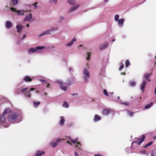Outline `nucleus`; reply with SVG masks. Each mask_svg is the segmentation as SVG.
I'll return each mask as SVG.
<instances>
[{"label": "nucleus", "mask_w": 156, "mask_h": 156, "mask_svg": "<svg viewBox=\"0 0 156 156\" xmlns=\"http://www.w3.org/2000/svg\"><path fill=\"white\" fill-rule=\"evenodd\" d=\"M26 37V35L24 34L23 35L22 38H21L22 40H23V39L25 38Z\"/></svg>", "instance_id": "obj_58"}, {"label": "nucleus", "mask_w": 156, "mask_h": 156, "mask_svg": "<svg viewBox=\"0 0 156 156\" xmlns=\"http://www.w3.org/2000/svg\"><path fill=\"white\" fill-rule=\"evenodd\" d=\"M77 145H76V148H78V149L80 150V148L79 147H80L81 146V144L80 142H77Z\"/></svg>", "instance_id": "obj_38"}, {"label": "nucleus", "mask_w": 156, "mask_h": 156, "mask_svg": "<svg viewBox=\"0 0 156 156\" xmlns=\"http://www.w3.org/2000/svg\"><path fill=\"white\" fill-rule=\"evenodd\" d=\"M123 67H124V65H121L119 67V70H121Z\"/></svg>", "instance_id": "obj_50"}, {"label": "nucleus", "mask_w": 156, "mask_h": 156, "mask_svg": "<svg viewBox=\"0 0 156 156\" xmlns=\"http://www.w3.org/2000/svg\"><path fill=\"white\" fill-rule=\"evenodd\" d=\"M140 152H141L143 154H145L146 153V151H142Z\"/></svg>", "instance_id": "obj_54"}, {"label": "nucleus", "mask_w": 156, "mask_h": 156, "mask_svg": "<svg viewBox=\"0 0 156 156\" xmlns=\"http://www.w3.org/2000/svg\"><path fill=\"white\" fill-rule=\"evenodd\" d=\"M25 12V11L23 9H21L19 10H17L16 13L18 16L23 15Z\"/></svg>", "instance_id": "obj_16"}, {"label": "nucleus", "mask_w": 156, "mask_h": 156, "mask_svg": "<svg viewBox=\"0 0 156 156\" xmlns=\"http://www.w3.org/2000/svg\"><path fill=\"white\" fill-rule=\"evenodd\" d=\"M103 92H104V94H105V95H106L107 96H108V94L107 91L105 89L104 90Z\"/></svg>", "instance_id": "obj_44"}, {"label": "nucleus", "mask_w": 156, "mask_h": 156, "mask_svg": "<svg viewBox=\"0 0 156 156\" xmlns=\"http://www.w3.org/2000/svg\"><path fill=\"white\" fill-rule=\"evenodd\" d=\"M38 4L37 2H36L34 3V9H36L38 7L37 5V4Z\"/></svg>", "instance_id": "obj_42"}, {"label": "nucleus", "mask_w": 156, "mask_h": 156, "mask_svg": "<svg viewBox=\"0 0 156 156\" xmlns=\"http://www.w3.org/2000/svg\"><path fill=\"white\" fill-rule=\"evenodd\" d=\"M119 15H116L115 16V20L116 21H118L119 20Z\"/></svg>", "instance_id": "obj_40"}, {"label": "nucleus", "mask_w": 156, "mask_h": 156, "mask_svg": "<svg viewBox=\"0 0 156 156\" xmlns=\"http://www.w3.org/2000/svg\"><path fill=\"white\" fill-rule=\"evenodd\" d=\"M79 5H75L73 7L71 8L69 10V12H71L74 11L76 10L79 7Z\"/></svg>", "instance_id": "obj_9"}, {"label": "nucleus", "mask_w": 156, "mask_h": 156, "mask_svg": "<svg viewBox=\"0 0 156 156\" xmlns=\"http://www.w3.org/2000/svg\"><path fill=\"white\" fill-rule=\"evenodd\" d=\"M74 155L75 156H78V154L77 152H75L74 153Z\"/></svg>", "instance_id": "obj_53"}, {"label": "nucleus", "mask_w": 156, "mask_h": 156, "mask_svg": "<svg viewBox=\"0 0 156 156\" xmlns=\"http://www.w3.org/2000/svg\"><path fill=\"white\" fill-rule=\"evenodd\" d=\"M155 93L156 94V86L155 89Z\"/></svg>", "instance_id": "obj_64"}, {"label": "nucleus", "mask_w": 156, "mask_h": 156, "mask_svg": "<svg viewBox=\"0 0 156 156\" xmlns=\"http://www.w3.org/2000/svg\"><path fill=\"white\" fill-rule=\"evenodd\" d=\"M108 45V43L105 42L103 44H101L99 45V48L101 50H103L106 48Z\"/></svg>", "instance_id": "obj_6"}, {"label": "nucleus", "mask_w": 156, "mask_h": 156, "mask_svg": "<svg viewBox=\"0 0 156 156\" xmlns=\"http://www.w3.org/2000/svg\"><path fill=\"white\" fill-rule=\"evenodd\" d=\"M61 141V140L59 139H58L56 140V141L55 142H52L51 143V147L53 148L56 147L57 146L58 144V143L60 142Z\"/></svg>", "instance_id": "obj_7"}, {"label": "nucleus", "mask_w": 156, "mask_h": 156, "mask_svg": "<svg viewBox=\"0 0 156 156\" xmlns=\"http://www.w3.org/2000/svg\"><path fill=\"white\" fill-rule=\"evenodd\" d=\"M60 87L61 89L64 91H66L67 89V87L65 86H64L63 85H61Z\"/></svg>", "instance_id": "obj_27"}, {"label": "nucleus", "mask_w": 156, "mask_h": 156, "mask_svg": "<svg viewBox=\"0 0 156 156\" xmlns=\"http://www.w3.org/2000/svg\"><path fill=\"white\" fill-rule=\"evenodd\" d=\"M134 113V112H132L128 110L127 111V113L130 116H132Z\"/></svg>", "instance_id": "obj_37"}, {"label": "nucleus", "mask_w": 156, "mask_h": 156, "mask_svg": "<svg viewBox=\"0 0 156 156\" xmlns=\"http://www.w3.org/2000/svg\"><path fill=\"white\" fill-rule=\"evenodd\" d=\"M10 9L11 10L13 11L14 12H17V10L15 9L13 7H11L10 8Z\"/></svg>", "instance_id": "obj_46"}, {"label": "nucleus", "mask_w": 156, "mask_h": 156, "mask_svg": "<svg viewBox=\"0 0 156 156\" xmlns=\"http://www.w3.org/2000/svg\"><path fill=\"white\" fill-rule=\"evenodd\" d=\"M58 29L57 27H52L47 30L41 33L39 35L40 37L46 34H50L55 30H58Z\"/></svg>", "instance_id": "obj_2"}, {"label": "nucleus", "mask_w": 156, "mask_h": 156, "mask_svg": "<svg viewBox=\"0 0 156 156\" xmlns=\"http://www.w3.org/2000/svg\"><path fill=\"white\" fill-rule=\"evenodd\" d=\"M60 19H61V20L62 21L63 20L64 17L63 16H61L60 17Z\"/></svg>", "instance_id": "obj_57"}, {"label": "nucleus", "mask_w": 156, "mask_h": 156, "mask_svg": "<svg viewBox=\"0 0 156 156\" xmlns=\"http://www.w3.org/2000/svg\"><path fill=\"white\" fill-rule=\"evenodd\" d=\"M153 144L152 142H150L148 143L144 147V148H146L150 146Z\"/></svg>", "instance_id": "obj_39"}, {"label": "nucleus", "mask_w": 156, "mask_h": 156, "mask_svg": "<svg viewBox=\"0 0 156 156\" xmlns=\"http://www.w3.org/2000/svg\"><path fill=\"white\" fill-rule=\"evenodd\" d=\"M124 21V20L123 19H120L118 21L119 26L120 27H122L123 26Z\"/></svg>", "instance_id": "obj_17"}, {"label": "nucleus", "mask_w": 156, "mask_h": 156, "mask_svg": "<svg viewBox=\"0 0 156 156\" xmlns=\"http://www.w3.org/2000/svg\"><path fill=\"white\" fill-rule=\"evenodd\" d=\"M23 26L21 25H17L16 26V28L17 30V32L20 33L22 30Z\"/></svg>", "instance_id": "obj_20"}, {"label": "nucleus", "mask_w": 156, "mask_h": 156, "mask_svg": "<svg viewBox=\"0 0 156 156\" xmlns=\"http://www.w3.org/2000/svg\"><path fill=\"white\" fill-rule=\"evenodd\" d=\"M21 87L20 88V89H18V92H16V91L14 92V94L16 95H17L21 93H22V92H21Z\"/></svg>", "instance_id": "obj_30"}, {"label": "nucleus", "mask_w": 156, "mask_h": 156, "mask_svg": "<svg viewBox=\"0 0 156 156\" xmlns=\"http://www.w3.org/2000/svg\"><path fill=\"white\" fill-rule=\"evenodd\" d=\"M26 97H27L30 98L31 96V93L30 91H27L25 94Z\"/></svg>", "instance_id": "obj_23"}, {"label": "nucleus", "mask_w": 156, "mask_h": 156, "mask_svg": "<svg viewBox=\"0 0 156 156\" xmlns=\"http://www.w3.org/2000/svg\"><path fill=\"white\" fill-rule=\"evenodd\" d=\"M68 2L71 5H73L75 3V1L74 0H68Z\"/></svg>", "instance_id": "obj_32"}, {"label": "nucleus", "mask_w": 156, "mask_h": 156, "mask_svg": "<svg viewBox=\"0 0 156 156\" xmlns=\"http://www.w3.org/2000/svg\"><path fill=\"white\" fill-rule=\"evenodd\" d=\"M153 139H154V140H155V139H156V136H154L153 137Z\"/></svg>", "instance_id": "obj_63"}, {"label": "nucleus", "mask_w": 156, "mask_h": 156, "mask_svg": "<svg viewBox=\"0 0 156 156\" xmlns=\"http://www.w3.org/2000/svg\"><path fill=\"white\" fill-rule=\"evenodd\" d=\"M62 105L63 107L66 108H67L69 107V105L65 101L64 102Z\"/></svg>", "instance_id": "obj_33"}, {"label": "nucleus", "mask_w": 156, "mask_h": 156, "mask_svg": "<svg viewBox=\"0 0 156 156\" xmlns=\"http://www.w3.org/2000/svg\"><path fill=\"white\" fill-rule=\"evenodd\" d=\"M146 80L148 82H150L151 81V80L150 79H149V78L147 79Z\"/></svg>", "instance_id": "obj_60"}, {"label": "nucleus", "mask_w": 156, "mask_h": 156, "mask_svg": "<svg viewBox=\"0 0 156 156\" xmlns=\"http://www.w3.org/2000/svg\"><path fill=\"white\" fill-rule=\"evenodd\" d=\"M130 65V62L128 60H126V66H128Z\"/></svg>", "instance_id": "obj_45"}, {"label": "nucleus", "mask_w": 156, "mask_h": 156, "mask_svg": "<svg viewBox=\"0 0 156 156\" xmlns=\"http://www.w3.org/2000/svg\"><path fill=\"white\" fill-rule=\"evenodd\" d=\"M125 74H126V73H121V75H125Z\"/></svg>", "instance_id": "obj_61"}, {"label": "nucleus", "mask_w": 156, "mask_h": 156, "mask_svg": "<svg viewBox=\"0 0 156 156\" xmlns=\"http://www.w3.org/2000/svg\"><path fill=\"white\" fill-rule=\"evenodd\" d=\"M9 125L8 124L7 126H5V125H4V127L5 128H7V127H8L9 126Z\"/></svg>", "instance_id": "obj_59"}, {"label": "nucleus", "mask_w": 156, "mask_h": 156, "mask_svg": "<svg viewBox=\"0 0 156 156\" xmlns=\"http://www.w3.org/2000/svg\"><path fill=\"white\" fill-rule=\"evenodd\" d=\"M101 118L100 116L96 114L95 115L94 118V121L95 122H98L101 120Z\"/></svg>", "instance_id": "obj_15"}, {"label": "nucleus", "mask_w": 156, "mask_h": 156, "mask_svg": "<svg viewBox=\"0 0 156 156\" xmlns=\"http://www.w3.org/2000/svg\"><path fill=\"white\" fill-rule=\"evenodd\" d=\"M69 71L70 72H71L73 71V68L71 67H69Z\"/></svg>", "instance_id": "obj_51"}, {"label": "nucleus", "mask_w": 156, "mask_h": 156, "mask_svg": "<svg viewBox=\"0 0 156 156\" xmlns=\"http://www.w3.org/2000/svg\"><path fill=\"white\" fill-rule=\"evenodd\" d=\"M131 149V148L130 147H128L126 149L125 151L126 152H127V153H129V150H130Z\"/></svg>", "instance_id": "obj_49"}, {"label": "nucleus", "mask_w": 156, "mask_h": 156, "mask_svg": "<svg viewBox=\"0 0 156 156\" xmlns=\"http://www.w3.org/2000/svg\"><path fill=\"white\" fill-rule=\"evenodd\" d=\"M23 80L26 82L31 81L32 80L30 77L28 76H26L23 78Z\"/></svg>", "instance_id": "obj_18"}, {"label": "nucleus", "mask_w": 156, "mask_h": 156, "mask_svg": "<svg viewBox=\"0 0 156 156\" xmlns=\"http://www.w3.org/2000/svg\"><path fill=\"white\" fill-rule=\"evenodd\" d=\"M5 26L7 29H9L12 26V23L10 21H7L5 24Z\"/></svg>", "instance_id": "obj_11"}, {"label": "nucleus", "mask_w": 156, "mask_h": 156, "mask_svg": "<svg viewBox=\"0 0 156 156\" xmlns=\"http://www.w3.org/2000/svg\"><path fill=\"white\" fill-rule=\"evenodd\" d=\"M151 156H156V150L151 152Z\"/></svg>", "instance_id": "obj_35"}, {"label": "nucleus", "mask_w": 156, "mask_h": 156, "mask_svg": "<svg viewBox=\"0 0 156 156\" xmlns=\"http://www.w3.org/2000/svg\"><path fill=\"white\" fill-rule=\"evenodd\" d=\"M33 103L34 104V106L35 107H36L37 106H38L40 104V102L39 101L36 102L35 101H34L33 102Z\"/></svg>", "instance_id": "obj_31"}, {"label": "nucleus", "mask_w": 156, "mask_h": 156, "mask_svg": "<svg viewBox=\"0 0 156 156\" xmlns=\"http://www.w3.org/2000/svg\"><path fill=\"white\" fill-rule=\"evenodd\" d=\"M28 90V87H26V88H22L21 87V92H22V93H24L27 90Z\"/></svg>", "instance_id": "obj_29"}, {"label": "nucleus", "mask_w": 156, "mask_h": 156, "mask_svg": "<svg viewBox=\"0 0 156 156\" xmlns=\"http://www.w3.org/2000/svg\"><path fill=\"white\" fill-rule=\"evenodd\" d=\"M76 38L74 37L71 42H70V43H69L68 44H66V46H71L73 45V44L74 43V42L76 41Z\"/></svg>", "instance_id": "obj_21"}, {"label": "nucleus", "mask_w": 156, "mask_h": 156, "mask_svg": "<svg viewBox=\"0 0 156 156\" xmlns=\"http://www.w3.org/2000/svg\"><path fill=\"white\" fill-rule=\"evenodd\" d=\"M146 81L143 79V82L140 86V89L143 92H144L145 87L146 84Z\"/></svg>", "instance_id": "obj_13"}, {"label": "nucleus", "mask_w": 156, "mask_h": 156, "mask_svg": "<svg viewBox=\"0 0 156 156\" xmlns=\"http://www.w3.org/2000/svg\"><path fill=\"white\" fill-rule=\"evenodd\" d=\"M57 82L61 85H62L63 84V82L61 80H58L57 81Z\"/></svg>", "instance_id": "obj_47"}, {"label": "nucleus", "mask_w": 156, "mask_h": 156, "mask_svg": "<svg viewBox=\"0 0 156 156\" xmlns=\"http://www.w3.org/2000/svg\"><path fill=\"white\" fill-rule=\"evenodd\" d=\"M82 73L83 80L84 82L86 83H87L89 82V80L90 77L88 70L86 68H84L83 70Z\"/></svg>", "instance_id": "obj_1"}, {"label": "nucleus", "mask_w": 156, "mask_h": 156, "mask_svg": "<svg viewBox=\"0 0 156 156\" xmlns=\"http://www.w3.org/2000/svg\"><path fill=\"white\" fill-rule=\"evenodd\" d=\"M150 76V74L149 73H147L145 74L144 76V78H143V79H147V78H149V77Z\"/></svg>", "instance_id": "obj_36"}, {"label": "nucleus", "mask_w": 156, "mask_h": 156, "mask_svg": "<svg viewBox=\"0 0 156 156\" xmlns=\"http://www.w3.org/2000/svg\"><path fill=\"white\" fill-rule=\"evenodd\" d=\"M44 153V151H37L36 154V155L37 156H40Z\"/></svg>", "instance_id": "obj_22"}, {"label": "nucleus", "mask_w": 156, "mask_h": 156, "mask_svg": "<svg viewBox=\"0 0 156 156\" xmlns=\"http://www.w3.org/2000/svg\"><path fill=\"white\" fill-rule=\"evenodd\" d=\"M110 111V109L105 108L102 111V113L103 115H107L109 114Z\"/></svg>", "instance_id": "obj_14"}, {"label": "nucleus", "mask_w": 156, "mask_h": 156, "mask_svg": "<svg viewBox=\"0 0 156 156\" xmlns=\"http://www.w3.org/2000/svg\"><path fill=\"white\" fill-rule=\"evenodd\" d=\"M12 2L14 5H16L19 3L18 0H11Z\"/></svg>", "instance_id": "obj_24"}, {"label": "nucleus", "mask_w": 156, "mask_h": 156, "mask_svg": "<svg viewBox=\"0 0 156 156\" xmlns=\"http://www.w3.org/2000/svg\"><path fill=\"white\" fill-rule=\"evenodd\" d=\"M153 103L152 102H151L149 104L146 105L145 107V108L146 109H147L151 107L153 105Z\"/></svg>", "instance_id": "obj_25"}, {"label": "nucleus", "mask_w": 156, "mask_h": 156, "mask_svg": "<svg viewBox=\"0 0 156 156\" xmlns=\"http://www.w3.org/2000/svg\"><path fill=\"white\" fill-rule=\"evenodd\" d=\"M18 115L19 114L18 113L14 112L11 114L9 115L8 117V119L11 122H13L16 119Z\"/></svg>", "instance_id": "obj_3"}, {"label": "nucleus", "mask_w": 156, "mask_h": 156, "mask_svg": "<svg viewBox=\"0 0 156 156\" xmlns=\"http://www.w3.org/2000/svg\"><path fill=\"white\" fill-rule=\"evenodd\" d=\"M35 89H36V88H32L31 89H30L29 91H33Z\"/></svg>", "instance_id": "obj_52"}, {"label": "nucleus", "mask_w": 156, "mask_h": 156, "mask_svg": "<svg viewBox=\"0 0 156 156\" xmlns=\"http://www.w3.org/2000/svg\"><path fill=\"white\" fill-rule=\"evenodd\" d=\"M94 156H102L100 154H95L94 155Z\"/></svg>", "instance_id": "obj_56"}, {"label": "nucleus", "mask_w": 156, "mask_h": 156, "mask_svg": "<svg viewBox=\"0 0 156 156\" xmlns=\"http://www.w3.org/2000/svg\"><path fill=\"white\" fill-rule=\"evenodd\" d=\"M136 84L135 81H130L129 82V85L130 86H134Z\"/></svg>", "instance_id": "obj_34"}, {"label": "nucleus", "mask_w": 156, "mask_h": 156, "mask_svg": "<svg viewBox=\"0 0 156 156\" xmlns=\"http://www.w3.org/2000/svg\"><path fill=\"white\" fill-rule=\"evenodd\" d=\"M53 1V2H55V4H56L57 2V0H52Z\"/></svg>", "instance_id": "obj_55"}, {"label": "nucleus", "mask_w": 156, "mask_h": 156, "mask_svg": "<svg viewBox=\"0 0 156 156\" xmlns=\"http://www.w3.org/2000/svg\"><path fill=\"white\" fill-rule=\"evenodd\" d=\"M145 138V135H143L138 138L136 140L134 141L133 143H137L138 145H139L144 141Z\"/></svg>", "instance_id": "obj_4"}, {"label": "nucleus", "mask_w": 156, "mask_h": 156, "mask_svg": "<svg viewBox=\"0 0 156 156\" xmlns=\"http://www.w3.org/2000/svg\"><path fill=\"white\" fill-rule=\"evenodd\" d=\"M74 79L73 77H71L68 79L67 80V84L68 85H71L73 83Z\"/></svg>", "instance_id": "obj_10"}, {"label": "nucleus", "mask_w": 156, "mask_h": 156, "mask_svg": "<svg viewBox=\"0 0 156 156\" xmlns=\"http://www.w3.org/2000/svg\"><path fill=\"white\" fill-rule=\"evenodd\" d=\"M6 120V117L4 115H2L0 118V122L1 123H4Z\"/></svg>", "instance_id": "obj_19"}, {"label": "nucleus", "mask_w": 156, "mask_h": 156, "mask_svg": "<svg viewBox=\"0 0 156 156\" xmlns=\"http://www.w3.org/2000/svg\"><path fill=\"white\" fill-rule=\"evenodd\" d=\"M40 80L42 83L43 82L44 83H46V80L44 79H40Z\"/></svg>", "instance_id": "obj_48"}, {"label": "nucleus", "mask_w": 156, "mask_h": 156, "mask_svg": "<svg viewBox=\"0 0 156 156\" xmlns=\"http://www.w3.org/2000/svg\"><path fill=\"white\" fill-rule=\"evenodd\" d=\"M49 86H50V84H49V83H48V84H47V87L48 88V87H49Z\"/></svg>", "instance_id": "obj_62"}, {"label": "nucleus", "mask_w": 156, "mask_h": 156, "mask_svg": "<svg viewBox=\"0 0 156 156\" xmlns=\"http://www.w3.org/2000/svg\"><path fill=\"white\" fill-rule=\"evenodd\" d=\"M32 15L31 13H30L29 15H26L24 19V21H30V20L32 19Z\"/></svg>", "instance_id": "obj_8"}, {"label": "nucleus", "mask_w": 156, "mask_h": 156, "mask_svg": "<svg viewBox=\"0 0 156 156\" xmlns=\"http://www.w3.org/2000/svg\"><path fill=\"white\" fill-rule=\"evenodd\" d=\"M87 57L86 58V59L87 60H89L90 59V53L89 52H87Z\"/></svg>", "instance_id": "obj_41"}, {"label": "nucleus", "mask_w": 156, "mask_h": 156, "mask_svg": "<svg viewBox=\"0 0 156 156\" xmlns=\"http://www.w3.org/2000/svg\"><path fill=\"white\" fill-rule=\"evenodd\" d=\"M120 103L121 104L123 105H128L129 104V103L128 102H120Z\"/></svg>", "instance_id": "obj_43"}, {"label": "nucleus", "mask_w": 156, "mask_h": 156, "mask_svg": "<svg viewBox=\"0 0 156 156\" xmlns=\"http://www.w3.org/2000/svg\"><path fill=\"white\" fill-rule=\"evenodd\" d=\"M60 120L59 121V124L61 126L63 125L64 122L66 121L64 117L63 116H61L60 117Z\"/></svg>", "instance_id": "obj_12"}, {"label": "nucleus", "mask_w": 156, "mask_h": 156, "mask_svg": "<svg viewBox=\"0 0 156 156\" xmlns=\"http://www.w3.org/2000/svg\"><path fill=\"white\" fill-rule=\"evenodd\" d=\"M44 48V47L43 46H38L36 47L35 48H31L29 50V53H30L32 52H35L37 51L38 50L43 49Z\"/></svg>", "instance_id": "obj_5"}, {"label": "nucleus", "mask_w": 156, "mask_h": 156, "mask_svg": "<svg viewBox=\"0 0 156 156\" xmlns=\"http://www.w3.org/2000/svg\"><path fill=\"white\" fill-rule=\"evenodd\" d=\"M9 111H10L9 109L8 108H6L4 110L2 114V115H6V114L8 113Z\"/></svg>", "instance_id": "obj_28"}, {"label": "nucleus", "mask_w": 156, "mask_h": 156, "mask_svg": "<svg viewBox=\"0 0 156 156\" xmlns=\"http://www.w3.org/2000/svg\"><path fill=\"white\" fill-rule=\"evenodd\" d=\"M78 140V138H76L75 140H73L72 139H70V141L73 143H75L77 142Z\"/></svg>", "instance_id": "obj_26"}]
</instances>
